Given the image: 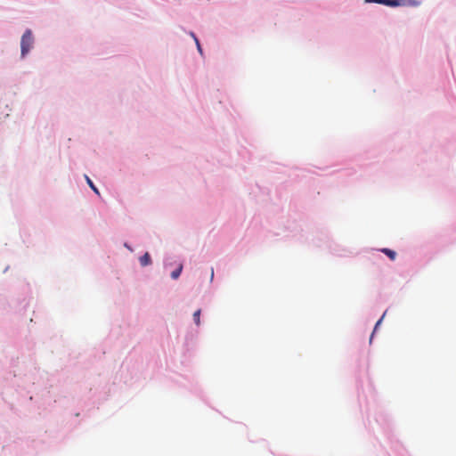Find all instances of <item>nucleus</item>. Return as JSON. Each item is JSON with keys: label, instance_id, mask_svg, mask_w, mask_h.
I'll return each mask as SVG.
<instances>
[{"label": "nucleus", "instance_id": "f257e3e1", "mask_svg": "<svg viewBox=\"0 0 456 456\" xmlns=\"http://www.w3.org/2000/svg\"><path fill=\"white\" fill-rule=\"evenodd\" d=\"M34 43V38L32 35V31L30 29H27L21 37L20 40V48H21V56L24 57L29 50L32 48Z\"/></svg>", "mask_w": 456, "mask_h": 456}, {"label": "nucleus", "instance_id": "f03ea898", "mask_svg": "<svg viewBox=\"0 0 456 456\" xmlns=\"http://www.w3.org/2000/svg\"><path fill=\"white\" fill-rule=\"evenodd\" d=\"M420 4L419 0H401V6L417 7Z\"/></svg>", "mask_w": 456, "mask_h": 456}, {"label": "nucleus", "instance_id": "7ed1b4c3", "mask_svg": "<svg viewBox=\"0 0 456 456\" xmlns=\"http://www.w3.org/2000/svg\"><path fill=\"white\" fill-rule=\"evenodd\" d=\"M151 263V256L149 253H145L143 256L140 257V264L142 266H146Z\"/></svg>", "mask_w": 456, "mask_h": 456}, {"label": "nucleus", "instance_id": "20e7f679", "mask_svg": "<svg viewBox=\"0 0 456 456\" xmlns=\"http://www.w3.org/2000/svg\"><path fill=\"white\" fill-rule=\"evenodd\" d=\"M380 251L383 252L385 255H387L391 260L395 259V256H396L395 251H394L390 248H382Z\"/></svg>", "mask_w": 456, "mask_h": 456}, {"label": "nucleus", "instance_id": "39448f33", "mask_svg": "<svg viewBox=\"0 0 456 456\" xmlns=\"http://www.w3.org/2000/svg\"><path fill=\"white\" fill-rule=\"evenodd\" d=\"M382 4L387 6H401V0H383Z\"/></svg>", "mask_w": 456, "mask_h": 456}, {"label": "nucleus", "instance_id": "423d86ee", "mask_svg": "<svg viewBox=\"0 0 456 456\" xmlns=\"http://www.w3.org/2000/svg\"><path fill=\"white\" fill-rule=\"evenodd\" d=\"M86 182L88 183V185L90 186V188L96 193V194H100L99 193V191L98 189L95 187V185L94 184V183L92 182V180L87 176L86 175Z\"/></svg>", "mask_w": 456, "mask_h": 456}, {"label": "nucleus", "instance_id": "0eeeda50", "mask_svg": "<svg viewBox=\"0 0 456 456\" xmlns=\"http://www.w3.org/2000/svg\"><path fill=\"white\" fill-rule=\"evenodd\" d=\"M200 312H201L200 309H199L193 314V319H194L196 325L200 324Z\"/></svg>", "mask_w": 456, "mask_h": 456}, {"label": "nucleus", "instance_id": "6e6552de", "mask_svg": "<svg viewBox=\"0 0 456 456\" xmlns=\"http://www.w3.org/2000/svg\"><path fill=\"white\" fill-rule=\"evenodd\" d=\"M182 269H183V266L180 265L176 270L172 272L171 277L175 280L177 279L181 274Z\"/></svg>", "mask_w": 456, "mask_h": 456}, {"label": "nucleus", "instance_id": "1a4fd4ad", "mask_svg": "<svg viewBox=\"0 0 456 456\" xmlns=\"http://www.w3.org/2000/svg\"><path fill=\"white\" fill-rule=\"evenodd\" d=\"M385 316V314L382 315V317L377 322L376 325H375V328H374V330H373V333L375 332V330L378 329V327L380 325L383 318Z\"/></svg>", "mask_w": 456, "mask_h": 456}, {"label": "nucleus", "instance_id": "9d476101", "mask_svg": "<svg viewBox=\"0 0 456 456\" xmlns=\"http://www.w3.org/2000/svg\"><path fill=\"white\" fill-rule=\"evenodd\" d=\"M366 2L368 3H378V4H382V1L383 0H365Z\"/></svg>", "mask_w": 456, "mask_h": 456}, {"label": "nucleus", "instance_id": "9b49d317", "mask_svg": "<svg viewBox=\"0 0 456 456\" xmlns=\"http://www.w3.org/2000/svg\"><path fill=\"white\" fill-rule=\"evenodd\" d=\"M195 42H196V44H197L198 50L200 51V53H201V52H202V50H201V47H200V42H199V40H198L196 37H195Z\"/></svg>", "mask_w": 456, "mask_h": 456}]
</instances>
